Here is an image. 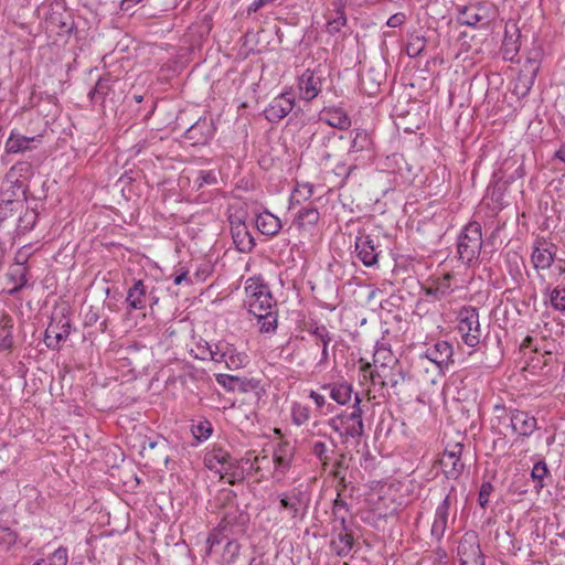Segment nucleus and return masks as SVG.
I'll use <instances>...</instances> for the list:
<instances>
[{
  "label": "nucleus",
  "mask_w": 565,
  "mask_h": 565,
  "mask_svg": "<svg viewBox=\"0 0 565 565\" xmlns=\"http://www.w3.org/2000/svg\"><path fill=\"white\" fill-rule=\"evenodd\" d=\"M221 515V530H227L232 536L243 535L249 522V514L237 502V494L231 489H222L213 501Z\"/></svg>",
  "instance_id": "f257e3e1"
},
{
  "label": "nucleus",
  "mask_w": 565,
  "mask_h": 565,
  "mask_svg": "<svg viewBox=\"0 0 565 565\" xmlns=\"http://www.w3.org/2000/svg\"><path fill=\"white\" fill-rule=\"evenodd\" d=\"M361 403L362 399L356 393L354 395L352 411L338 414L328 422V425L340 435L344 443L348 441L349 438H360L364 434Z\"/></svg>",
  "instance_id": "f03ea898"
},
{
  "label": "nucleus",
  "mask_w": 565,
  "mask_h": 565,
  "mask_svg": "<svg viewBox=\"0 0 565 565\" xmlns=\"http://www.w3.org/2000/svg\"><path fill=\"white\" fill-rule=\"evenodd\" d=\"M482 243L481 225L478 222H469L457 239L458 259L463 265H475L478 262Z\"/></svg>",
  "instance_id": "7ed1b4c3"
},
{
  "label": "nucleus",
  "mask_w": 565,
  "mask_h": 565,
  "mask_svg": "<svg viewBox=\"0 0 565 565\" xmlns=\"http://www.w3.org/2000/svg\"><path fill=\"white\" fill-rule=\"evenodd\" d=\"M70 310L63 306L55 310L45 330L44 343L51 350H58L60 343L65 341L71 333Z\"/></svg>",
  "instance_id": "20e7f679"
},
{
  "label": "nucleus",
  "mask_w": 565,
  "mask_h": 565,
  "mask_svg": "<svg viewBox=\"0 0 565 565\" xmlns=\"http://www.w3.org/2000/svg\"><path fill=\"white\" fill-rule=\"evenodd\" d=\"M33 167L28 161H18L4 175V189L2 191H12L13 199H19L20 193L26 200L29 191L28 181L33 177Z\"/></svg>",
  "instance_id": "39448f33"
},
{
  "label": "nucleus",
  "mask_w": 565,
  "mask_h": 565,
  "mask_svg": "<svg viewBox=\"0 0 565 565\" xmlns=\"http://www.w3.org/2000/svg\"><path fill=\"white\" fill-rule=\"evenodd\" d=\"M204 466L222 477L231 476L234 479L242 480L243 472H238V461L223 448H214L204 456Z\"/></svg>",
  "instance_id": "423d86ee"
},
{
  "label": "nucleus",
  "mask_w": 565,
  "mask_h": 565,
  "mask_svg": "<svg viewBox=\"0 0 565 565\" xmlns=\"http://www.w3.org/2000/svg\"><path fill=\"white\" fill-rule=\"evenodd\" d=\"M458 330L463 342L471 348L477 347L481 339V328L478 309L463 306L458 312Z\"/></svg>",
  "instance_id": "0eeeda50"
},
{
  "label": "nucleus",
  "mask_w": 565,
  "mask_h": 565,
  "mask_svg": "<svg viewBox=\"0 0 565 565\" xmlns=\"http://www.w3.org/2000/svg\"><path fill=\"white\" fill-rule=\"evenodd\" d=\"M459 565H486V556L482 553L480 539L476 531H467L460 537L457 546Z\"/></svg>",
  "instance_id": "6e6552de"
},
{
  "label": "nucleus",
  "mask_w": 565,
  "mask_h": 565,
  "mask_svg": "<svg viewBox=\"0 0 565 565\" xmlns=\"http://www.w3.org/2000/svg\"><path fill=\"white\" fill-rule=\"evenodd\" d=\"M280 508L289 512L292 519H303L310 505V494L302 486L279 494Z\"/></svg>",
  "instance_id": "1a4fd4ad"
},
{
  "label": "nucleus",
  "mask_w": 565,
  "mask_h": 565,
  "mask_svg": "<svg viewBox=\"0 0 565 565\" xmlns=\"http://www.w3.org/2000/svg\"><path fill=\"white\" fill-rule=\"evenodd\" d=\"M354 247L356 257L364 266L372 267L377 265L379 256L381 254L377 236L366 234L365 232H359L355 237Z\"/></svg>",
  "instance_id": "9d476101"
},
{
  "label": "nucleus",
  "mask_w": 565,
  "mask_h": 565,
  "mask_svg": "<svg viewBox=\"0 0 565 565\" xmlns=\"http://www.w3.org/2000/svg\"><path fill=\"white\" fill-rule=\"evenodd\" d=\"M215 134V126L212 118L200 117L183 132V139L190 146H204Z\"/></svg>",
  "instance_id": "9b49d317"
},
{
  "label": "nucleus",
  "mask_w": 565,
  "mask_h": 565,
  "mask_svg": "<svg viewBox=\"0 0 565 565\" xmlns=\"http://www.w3.org/2000/svg\"><path fill=\"white\" fill-rule=\"evenodd\" d=\"M462 450L463 445L460 443L455 444L451 449H445L440 466L447 479L457 480L461 476L465 469L461 460Z\"/></svg>",
  "instance_id": "f8f14e48"
},
{
  "label": "nucleus",
  "mask_w": 565,
  "mask_h": 565,
  "mask_svg": "<svg viewBox=\"0 0 565 565\" xmlns=\"http://www.w3.org/2000/svg\"><path fill=\"white\" fill-rule=\"evenodd\" d=\"M454 276L450 273L434 279L431 282L422 285L420 289L425 301L436 302L450 296L454 291L451 280Z\"/></svg>",
  "instance_id": "ddd939ff"
},
{
  "label": "nucleus",
  "mask_w": 565,
  "mask_h": 565,
  "mask_svg": "<svg viewBox=\"0 0 565 565\" xmlns=\"http://www.w3.org/2000/svg\"><path fill=\"white\" fill-rule=\"evenodd\" d=\"M154 286L147 284L142 279H134L126 297V303L129 310H143L148 305V297H152Z\"/></svg>",
  "instance_id": "4468645a"
},
{
  "label": "nucleus",
  "mask_w": 565,
  "mask_h": 565,
  "mask_svg": "<svg viewBox=\"0 0 565 565\" xmlns=\"http://www.w3.org/2000/svg\"><path fill=\"white\" fill-rule=\"evenodd\" d=\"M509 419L512 431L519 437L529 438L537 429V420L529 412L510 409Z\"/></svg>",
  "instance_id": "2eb2a0df"
},
{
  "label": "nucleus",
  "mask_w": 565,
  "mask_h": 565,
  "mask_svg": "<svg viewBox=\"0 0 565 565\" xmlns=\"http://www.w3.org/2000/svg\"><path fill=\"white\" fill-rule=\"evenodd\" d=\"M294 106V97L289 93H282L275 97L265 108V118L270 122H278L292 110Z\"/></svg>",
  "instance_id": "dca6fc26"
},
{
  "label": "nucleus",
  "mask_w": 565,
  "mask_h": 565,
  "mask_svg": "<svg viewBox=\"0 0 565 565\" xmlns=\"http://www.w3.org/2000/svg\"><path fill=\"white\" fill-rule=\"evenodd\" d=\"M323 77L320 72L306 70L298 81L300 96L302 99L312 100L322 89Z\"/></svg>",
  "instance_id": "f3484780"
},
{
  "label": "nucleus",
  "mask_w": 565,
  "mask_h": 565,
  "mask_svg": "<svg viewBox=\"0 0 565 565\" xmlns=\"http://www.w3.org/2000/svg\"><path fill=\"white\" fill-rule=\"evenodd\" d=\"M556 249V245L553 243H550L544 238H537L534 243L531 255L534 267L536 269L550 268L555 259Z\"/></svg>",
  "instance_id": "a211bd4d"
},
{
  "label": "nucleus",
  "mask_w": 565,
  "mask_h": 565,
  "mask_svg": "<svg viewBox=\"0 0 565 565\" xmlns=\"http://www.w3.org/2000/svg\"><path fill=\"white\" fill-rule=\"evenodd\" d=\"M454 349L448 341H437L433 348H428L420 359L425 358L436 364L439 371L454 363Z\"/></svg>",
  "instance_id": "6ab92c4d"
},
{
  "label": "nucleus",
  "mask_w": 565,
  "mask_h": 565,
  "mask_svg": "<svg viewBox=\"0 0 565 565\" xmlns=\"http://www.w3.org/2000/svg\"><path fill=\"white\" fill-rule=\"evenodd\" d=\"M521 33L515 23H508L505 25L504 38L500 52L504 61L515 62V57L520 51Z\"/></svg>",
  "instance_id": "aec40b11"
},
{
  "label": "nucleus",
  "mask_w": 565,
  "mask_h": 565,
  "mask_svg": "<svg viewBox=\"0 0 565 565\" xmlns=\"http://www.w3.org/2000/svg\"><path fill=\"white\" fill-rule=\"evenodd\" d=\"M295 458V447L290 445L289 441H281L277 445V447L274 450L273 455V462L275 465V470L280 473L285 475L289 468L291 467V463Z\"/></svg>",
  "instance_id": "412c9836"
},
{
  "label": "nucleus",
  "mask_w": 565,
  "mask_h": 565,
  "mask_svg": "<svg viewBox=\"0 0 565 565\" xmlns=\"http://www.w3.org/2000/svg\"><path fill=\"white\" fill-rule=\"evenodd\" d=\"M118 79L110 74L99 77L94 88L89 92V98L94 103L104 104L107 98L113 99L115 92L114 86Z\"/></svg>",
  "instance_id": "4be33fe9"
},
{
  "label": "nucleus",
  "mask_w": 565,
  "mask_h": 565,
  "mask_svg": "<svg viewBox=\"0 0 565 565\" xmlns=\"http://www.w3.org/2000/svg\"><path fill=\"white\" fill-rule=\"evenodd\" d=\"M41 135L34 137H26L21 135L20 132L12 130L6 145L4 151L6 153H22L28 150H32L34 147L32 143L34 141H40Z\"/></svg>",
  "instance_id": "5701e85b"
},
{
  "label": "nucleus",
  "mask_w": 565,
  "mask_h": 565,
  "mask_svg": "<svg viewBox=\"0 0 565 565\" xmlns=\"http://www.w3.org/2000/svg\"><path fill=\"white\" fill-rule=\"evenodd\" d=\"M321 390L327 392L329 397L339 405H347L353 394L352 385L344 381L324 384Z\"/></svg>",
  "instance_id": "b1692460"
},
{
  "label": "nucleus",
  "mask_w": 565,
  "mask_h": 565,
  "mask_svg": "<svg viewBox=\"0 0 565 565\" xmlns=\"http://www.w3.org/2000/svg\"><path fill=\"white\" fill-rule=\"evenodd\" d=\"M321 120L329 127L345 130L351 126V119L340 107H329L322 110Z\"/></svg>",
  "instance_id": "393cba45"
},
{
  "label": "nucleus",
  "mask_w": 565,
  "mask_h": 565,
  "mask_svg": "<svg viewBox=\"0 0 565 565\" xmlns=\"http://www.w3.org/2000/svg\"><path fill=\"white\" fill-rule=\"evenodd\" d=\"M255 225L262 234L268 236L278 234L281 228L280 220L268 211L257 214Z\"/></svg>",
  "instance_id": "a878e982"
},
{
  "label": "nucleus",
  "mask_w": 565,
  "mask_h": 565,
  "mask_svg": "<svg viewBox=\"0 0 565 565\" xmlns=\"http://www.w3.org/2000/svg\"><path fill=\"white\" fill-rule=\"evenodd\" d=\"M245 303L248 307L249 313H258L264 312L266 310H271L276 307V300L274 299L269 287L265 289V292H260L256 295L250 300H245Z\"/></svg>",
  "instance_id": "bb28decb"
},
{
  "label": "nucleus",
  "mask_w": 565,
  "mask_h": 565,
  "mask_svg": "<svg viewBox=\"0 0 565 565\" xmlns=\"http://www.w3.org/2000/svg\"><path fill=\"white\" fill-rule=\"evenodd\" d=\"M23 207L22 201L13 199L12 191L0 192V223L11 218L14 212H18Z\"/></svg>",
  "instance_id": "cd10ccee"
},
{
  "label": "nucleus",
  "mask_w": 565,
  "mask_h": 565,
  "mask_svg": "<svg viewBox=\"0 0 565 565\" xmlns=\"http://www.w3.org/2000/svg\"><path fill=\"white\" fill-rule=\"evenodd\" d=\"M309 333L317 339V343L322 347L320 364L327 363L329 360L328 347L332 341V335L324 324L312 323L308 329Z\"/></svg>",
  "instance_id": "c85d7f7f"
},
{
  "label": "nucleus",
  "mask_w": 565,
  "mask_h": 565,
  "mask_svg": "<svg viewBox=\"0 0 565 565\" xmlns=\"http://www.w3.org/2000/svg\"><path fill=\"white\" fill-rule=\"evenodd\" d=\"M335 134L333 131H316L312 135V142L317 149L321 163L329 161L332 154L328 151V147L333 141Z\"/></svg>",
  "instance_id": "c756f323"
},
{
  "label": "nucleus",
  "mask_w": 565,
  "mask_h": 565,
  "mask_svg": "<svg viewBox=\"0 0 565 565\" xmlns=\"http://www.w3.org/2000/svg\"><path fill=\"white\" fill-rule=\"evenodd\" d=\"M233 242L241 253H249L255 247V241L247 226H234L231 231Z\"/></svg>",
  "instance_id": "7c9ffc66"
},
{
  "label": "nucleus",
  "mask_w": 565,
  "mask_h": 565,
  "mask_svg": "<svg viewBox=\"0 0 565 565\" xmlns=\"http://www.w3.org/2000/svg\"><path fill=\"white\" fill-rule=\"evenodd\" d=\"M380 376L383 377L382 385L390 386L394 391L409 379L408 374L401 366L392 367L387 373ZM394 393L397 394V392Z\"/></svg>",
  "instance_id": "2f4dec72"
},
{
  "label": "nucleus",
  "mask_w": 565,
  "mask_h": 565,
  "mask_svg": "<svg viewBox=\"0 0 565 565\" xmlns=\"http://www.w3.org/2000/svg\"><path fill=\"white\" fill-rule=\"evenodd\" d=\"M217 172L215 170H199L193 178L192 189L201 191L205 186L217 184Z\"/></svg>",
  "instance_id": "473e14b6"
},
{
  "label": "nucleus",
  "mask_w": 565,
  "mask_h": 565,
  "mask_svg": "<svg viewBox=\"0 0 565 565\" xmlns=\"http://www.w3.org/2000/svg\"><path fill=\"white\" fill-rule=\"evenodd\" d=\"M259 323V331L262 333H274L277 329V312L266 310L264 312L253 313Z\"/></svg>",
  "instance_id": "72a5a7b5"
},
{
  "label": "nucleus",
  "mask_w": 565,
  "mask_h": 565,
  "mask_svg": "<svg viewBox=\"0 0 565 565\" xmlns=\"http://www.w3.org/2000/svg\"><path fill=\"white\" fill-rule=\"evenodd\" d=\"M331 547L337 555L347 556L353 547V535L350 532L339 533L338 537L331 542Z\"/></svg>",
  "instance_id": "f704fd0d"
},
{
  "label": "nucleus",
  "mask_w": 565,
  "mask_h": 565,
  "mask_svg": "<svg viewBox=\"0 0 565 565\" xmlns=\"http://www.w3.org/2000/svg\"><path fill=\"white\" fill-rule=\"evenodd\" d=\"M448 512H440L437 510L435 512V519L431 525L430 534L431 537H434L437 542H440L445 535L448 525Z\"/></svg>",
  "instance_id": "c9c22d12"
},
{
  "label": "nucleus",
  "mask_w": 565,
  "mask_h": 565,
  "mask_svg": "<svg viewBox=\"0 0 565 565\" xmlns=\"http://www.w3.org/2000/svg\"><path fill=\"white\" fill-rule=\"evenodd\" d=\"M38 221V212L34 209L26 207L25 211L19 216L17 230L19 233H28L35 226Z\"/></svg>",
  "instance_id": "e433bc0d"
},
{
  "label": "nucleus",
  "mask_w": 565,
  "mask_h": 565,
  "mask_svg": "<svg viewBox=\"0 0 565 565\" xmlns=\"http://www.w3.org/2000/svg\"><path fill=\"white\" fill-rule=\"evenodd\" d=\"M527 61L531 64L535 65L534 72H536V70L539 68L537 58L536 57H529ZM534 77H535V73H533V75L530 78H519L518 82L514 85L513 93L516 94L521 98L525 97L530 93V90L532 88V85L534 83Z\"/></svg>",
  "instance_id": "4c0bfd02"
},
{
  "label": "nucleus",
  "mask_w": 565,
  "mask_h": 565,
  "mask_svg": "<svg viewBox=\"0 0 565 565\" xmlns=\"http://www.w3.org/2000/svg\"><path fill=\"white\" fill-rule=\"evenodd\" d=\"M319 221V212L313 206H306L298 211L296 216V223L299 227L306 225H316Z\"/></svg>",
  "instance_id": "58836bf2"
},
{
  "label": "nucleus",
  "mask_w": 565,
  "mask_h": 565,
  "mask_svg": "<svg viewBox=\"0 0 565 565\" xmlns=\"http://www.w3.org/2000/svg\"><path fill=\"white\" fill-rule=\"evenodd\" d=\"M426 49V38L419 34H411L406 44V54L415 58L419 56Z\"/></svg>",
  "instance_id": "ea45409f"
},
{
  "label": "nucleus",
  "mask_w": 565,
  "mask_h": 565,
  "mask_svg": "<svg viewBox=\"0 0 565 565\" xmlns=\"http://www.w3.org/2000/svg\"><path fill=\"white\" fill-rule=\"evenodd\" d=\"M372 139L366 130H355L352 137L350 152H359L370 149Z\"/></svg>",
  "instance_id": "a19ab883"
},
{
  "label": "nucleus",
  "mask_w": 565,
  "mask_h": 565,
  "mask_svg": "<svg viewBox=\"0 0 565 565\" xmlns=\"http://www.w3.org/2000/svg\"><path fill=\"white\" fill-rule=\"evenodd\" d=\"M458 20L461 24L477 26L483 20V17L479 13V9L475 7H465L460 11Z\"/></svg>",
  "instance_id": "79ce46f5"
},
{
  "label": "nucleus",
  "mask_w": 565,
  "mask_h": 565,
  "mask_svg": "<svg viewBox=\"0 0 565 565\" xmlns=\"http://www.w3.org/2000/svg\"><path fill=\"white\" fill-rule=\"evenodd\" d=\"M231 382L237 383L236 391L241 393H249L254 392L256 394H259V392H263V388L260 386V381L256 379H247V377H238V379H228Z\"/></svg>",
  "instance_id": "37998d69"
},
{
  "label": "nucleus",
  "mask_w": 565,
  "mask_h": 565,
  "mask_svg": "<svg viewBox=\"0 0 565 565\" xmlns=\"http://www.w3.org/2000/svg\"><path fill=\"white\" fill-rule=\"evenodd\" d=\"M550 470L547 468V465L544 460H540L534 463L533 469L531 471V477L534 482H536V490L540 491L545 487L544 479L548 477Z\"/></svg>",
  "instance_id": "c03bdc74"
},
{
  "label": "nucleus",
  "mask_w": 565,
  "mask_h": 565,
  "mask_svg": "<svg viewBox=\"0 0 565 565\" xmlns=\"http://www.w3.org/2000/svg\"><path fill=\"white\" fill-rule=\"evenodd\" d=\"M267 287H269V286L267 284H265V281L262 277L248 278L245 284L246 300H250L256 295H258L260 292H265V289Z\"/></svg>",
  "instance_id": "a18cd8bd"
},
{
  "label": "nucleus",
  "mask_w": 565,
  "mask_h": 565,
  "mask_svg": "<svg viewBox=\"0 0 565 565\" xmlns=\"http://www.w3.org/2000/svg\"><path fill=\"white\" fill-rule=\"evenodd\" d=\"M191 431L193 437L199 441H204L209 439V437L213 433V427L211 422L207 419L199 420L196 424H192Z\"/></svg>",
  "instance_id": "49530a36"
},
{
  "label": "nucleus",
  "mask_w": 565,
  "mask_h": 565,
  "mask_svg": "<svg viewBox=\"0 0 565 565\" xmlns=\"http://www.w3.org/2000/svg\"><path fill=\"white\" fill-rule=\"evenodd\" d=\"M310 418V409L300 403H294L291 406V420L295 425L301 426Z\"/></svg>",
  "instance_id": "de8ad7c7"
},
{
  "label": "nucleus",
  "mask_w": 565,
  "mask_h": 565,
  "mask_svg": "<svg viewBox=\"0 0 565 565\" xmlns=\"http://www.w3.org/2000/svg\"><path fill=\"white\" fill-rule=\"evenodd\" d=\"M550 302L553 309L565 312V286H556L550 292Z\"/></svg>",
  "instance_id": "09e8293b"
},
{
  "label": "nucleus",
  "mask_w": 565,
  "mask_h": 565,
  "mask_svg": "<svg viewBox=\"0 0 565 565\" xmlns=\"http://www.w3.org/2000/svg\"><path fill=\"white\" fill-rule=\"evenodd\" d=\"M347 24V15L343 9L337 11V17L327 23V32L334 35Z\"/></svg>",
  "instance_id": "8fccbe9b"
},
{
  "label": "nucleus",
  "mask_w": 565,
  "mask_h": 565,
  "mask_svg": "<svg viewBox=\"0 0 565 565\" xmlns=\"http://www.w3.org/2000/svg\"><path fill=\"white\" fill-rule=\"evenodd\" d=\"M231 535L227 530H221V524L218 523L217 527H215L207 537L209 544V554L212 553V550L215 545L221 544L224 540L227 541Z\"/></svg>",
  "instance_id": "3c124183"
},
{
  "label": "nucleus",
  "mask_w": 565,
  "mask_h": 565,
  "mask_svg": "<svg viewBox=\"0 0 565 565\" xmlns=\"http://www.w3.org/2000/svg\"><path fill=\"white\" fill-rule=\"evenodd\" d=\"M68 554L65 547L56 548L42 565H67Z\"/></svg>",
  "instance_id": "603ef678"
},
{
  "label": "nucleus",
  "mask_w": 565,
  "mask_h": 565,
  "mask_svg": "<svg viewBox=\"0 0 565 565\" xmlns=\"http://www.w3.org/2000/svg\"><path fill=\"white\" fill-rule=\"evenodd\" d=\"M241 545L235 539H228L224 546L223 557L225 562L233 563L238 556Z\"/></svg>",
  "instance_id": "864d4df0"
},
{
  "label": "nucleus",
  "mask_w": 565,
  "mask_h": 565,
  "mask_svg": "<svg viewBox=\"0 0 565 565\" xmlns=\"http://www.w3.org/2000/svg\"><path fill=\"white\" fill-rule=\"evenodd\" d=\"M13 324L10 318L4 320V324L0 331V347L2 349H10L13 344L11 329Z\"/></svg>",
  "instance_id": "5fc2aeb1"
},
{
  "label": "nucleus",
  "mask_w": 565,
  "mask_h": 565,
  "mask_svg": "<svg viewBox=\"0 0 565 565\" xmlns=\"http://www.w3.org/2000/svg\"><path fill=\"white\" fill-rule=\"evenodd\" d=\"M312 454L319 459L322 467L326 468L329 463V457L327 455L328 448L323 441H315L311 448Z\"/></svg>",
  "instance_id": "6e6d98bb"
},
{
  "label": "nucleus",
  "mask_w": 565,
  "mask_h": 565,
  "mask_svg": "<svg viewBox=\"0 0 565 565\" xmlns=\"http://www.w3.org/2000/svg\"><path fill=\"white\" fill-rule=\"evenodd\" d=\"M493 491V486L490 481H484L481 483V487L479 489L478 493V503L481 508H486L489 503L490 494Z\"/></svg>",
  "instance_id": "4d7b16f0"
},
{
  "label": "nucleus",
  "mask_w": 565,
  "mask_h": 565,
  "mask_svg": "<svg viewBox=\"0 0 565 565\" xmlns=\"http://www.w3.org/2000/svg\"><path fill=\"white\" fill-rule=\"evenodd\" d=\"M309 397L312 398L319 409H323L324 414L333 413L335 407L331 403H327L324 395H321L315 391H311Z\"/></svg>",
  "instance_id": "13d9d810"
},
{
  "label": "nucleus",
  "mask_w": 565,
  "mask_h": 565,
  "mask_svg": "<svg viewBox=\"0 0 565 565\" xmlns=\"http://www.w3.org/2000/svg\"><path fill=\"white\" fill-rule=\"evenodd\" d=\"M18 535L14 531L9 527L0 529V546L10 548L15 544Z\"/></svg>",
  "instance_id": "bf43d9fd"
},
{
  "label": "nucleus",
  "mask_w": 565,
  "mask_h": 565,
  "mask_svg": "<svg viewBox=\"0 0 565 565\" xmlns=\"http://www.w3.org/2000/svg\"><path fill=\"white\" fill-rule=\"evenodd\" d=\"M211 348L212 345L207 341L200 339L196 343V352L193 356L199 360H207L211 354Z\"/></svg>",
  "instance_id": "052dcab7"
},
{
  "label": "nucleus",
  "mask_w": 565,
  "mask_h": 565,
  "mask_svg": "<svg viewBox=\"0 0 565 565\" xmlns=\"http://www.w3.org/2000/svg\"><path fill=\"white\" fill-rule=\"evenodd\" d=\"M247 362V355L245 353L226 359L224 363L230 370H237L244 366Z\"/></svg>",
  "instance_id": "680f3d73"
},
{
  "label": "nucleus",
  "mask_w": 565,
  "mask_h": 565,
  "mask_svg": "<svg viewBox=\"0 0 565 565\" xmlns=\"http://www.w3.org/2000/svg\"><path fill=\"white\" fill-rule=\"evenodd\" d=\"M75 29H76L75 22L71 15H68L67 19H65V20L61 19L58 21V34L60 35L72 34Z\"/></svg>",
  "instance_id": "e2e57ef3"
},
{
  "label": "nucleus",
  "mask_w": 565,
  "mask_h": 565,
  "mask_svg": "<svg viewBox=\"0 0 565 565\" xmlns=\"http://www.w3.org/2000/svg\"><path fill=\"white\" fill-rule=\"evenodd\" d=\"M333 516V529L339 531V533L349 532V527L347 525V513L335 514Z\"/></svg>",
  "instance_id": "0e129e2a"
},
{
  "label": "nucleus",
  "mask_w": 565,
  "mask_h": 565,
  "mask_svg": "<svg viewBox=\"0 0 565 565\" xmlns=\"http://www.w3.org/2000/svg\"><path fill=\"white\" fill-rule=\"evenodd\" d=\"M228 379H238V376L227 374H218L216 376V381L218 384L223 385L228 391H236L237 383L231 382Z\"/></svg>",
  "instance_id": "69168bd1"
},
{
  "label": "nucleus",
  "mask_w": 565,
  "mask_h": 565,
  "mask_svg": "<svg viewBox=\"0 0 565 565\" xmlns=\"http://www.w3.org/2000/svg\"><path fill=\"white\" fill-rule=\"evenodd\" d=\"M218 351L222 352L223 355L225 354L224 361L232 356L242 354V352H237L236 348L233 344L225 341H221V349L218 348Z\"/></svg>",
  "instance_id": "338daca9"
},
{
  "label": "nucleus",
  "mask_w": 565,
  "mask_h": 565,
  "mask_svg": "<svg viewBox=\"0 0 565 565\" xmlns=\"http://www.w3.org/2000/svg\"><path fill=\"white\" fill-rule=\"evenodd\" d=\"M405 20H406L405 14L402 12H398V13L391 15L388 18L386 24L390 28H397V26H401L405 22Z\"/></svg>",
  "instance_id": "774afa93"
}]
</instances>
